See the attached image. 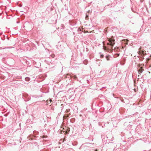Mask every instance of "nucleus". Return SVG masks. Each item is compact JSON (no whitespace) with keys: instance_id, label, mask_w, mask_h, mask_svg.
Wrapping results in <instances>:
<instances>
[{"instance_id":"f257e3e1","label":"nucleus","mask_w":151,"mask_h":151,"mask_svg":"<svg viewBox=\"0 0 151 151\" xmlns=\"http://www.w3.org/2000/svg\"><path fill=\"white\" fill-rule=\"evenodd\" d=\"M114 40L112 38H109L108 41H109L107 44L108 51L109 52H112L113 49L112 48L113 46L115 44Z\"/></svg>"},{"instance_id":"f03ea898","label":"nucleus","mask_w":151,"mask_h":151,"mask_svg":"<svg viewBox=\"0 0 151 151\" xmlns=\"http://www.w3.org/2000/svg\"><path fill=\"white\" fill-rule=\"evenodd\" d=\"M142 65H138V68H138V71L139 72V74H141L142 73L143 71L144 70V69H143L144 67L142 66Z\"/></svg>"},{"instance_id":"7ed1b4c3","label":"nucleus","mask_w":151,"mask_h":151,"mask_svg":"<svg viewBox=\"0 0 151 151\" xmlns=\"http://www.w3.org/2000/svg\"><path fill=\"white\" fill-rule=\"evenodd\" d=\"M129 40H122L123 43H124L126 45H128L127 42H128Z\"/></svg>"},{"instance_id":"20e7f679","label":"nucleus","mask_w":151,"mask_h":151,"mask_svg":"<svg viewBox=\"0 0 151 151\" xmlns=\"http://www.w3.org/2000/svg\"><path fill=\"white\" fill-rule=\"evenodd\" d=\"M144 52L143 51H142V52L139 51L138 52V54H139V55H144Z\"/></svg>"},{"instance_id":"39448f33","label":"nucleus","mask_w":151,"mask_h":151,"mask_svg":"<svg viewBox=\"0 0 151 151\" xmlns=\"http://www.w3.org/2000/svg\"><path fill=\"white\" fill-rule=\"evenodd\" d=\"M52 101V100L51 99L50 100H47V104H49Z\"/></svg>"},{"instance_id":"423d86ee","label":"nucleus","mask_w":151,"mask_h":151,"mask_svg":"<svg viewBox=\"0 0 151 151\" xmlns=\"http://www.w3.org/2000/svg\"><path fill=\"white\" fill-rule=\"evenodd\" d=\"M63 130L62 129L61 131V133H62V132H65V134H66L67 133V131H66V130H65V129L63 128Z\"/></svg>"},{"instance_id":"0eeeda50","label":"nucleus","mask_w":151,"mask_h":151,"mask_svg":"<svg viewBox=\"0 0 151 151\" xmlns=\"http://www.w3.org/2000/svg\"><path fill=\"white\" fill-rule=\"evenodd\" d=\"M103 48H104V49L105 50H107L108 51V48H107V47H106V46H103Z\"/></svg>"},{"instance_id":"6e6552de","label":"nucleus","mask_w":151,"mask_h":151,"mask_svg":"<svg viewBox=\"0 0 151 151\" xmlns=\"http://www.w3.org/2000/svg\"><path fill=\"white\" fill-rule=\"evenodd\" d=\"M68 116L67 115H65L63 116V119H65Z\"/></svg>"},{"instance_id":"1a4fd4ad","label":"nucleus","mask_w":151,"mask_h":151,"mask_svg":"<svg viewBox=\"0 0 151 151\" xmlns=\"http://www.w3.org/2000/svg\"><path fill=\"white\" fill-rule=\"evenodd\" d=\"M70 109H67L66 110L65 112H68L70 111Z\"/></svg>"},{"instance_id":"9d476101","label":"nucleus","mask_w":151,"mask_h":151,"mask_svg":"<svg viewBox=\"0 0 151 151\" xmlns=\"http://www.w3.org/2000/svg\"><path fill=\"white\" fill-rule=\"evenodd\" d=\"M118 50V48H115V49H114L115 51H117Z\"/></svg>"},{"instance_id":"9b49d317","label":"nucleus","mask_w":151,"mask_h":151,"mask_svg":"<svg viewBox=\"0 0 151 151\" xmlns=\"http://www.w3.org/2000/svg\"><path fill=\"white\" fill-rule=\"evenodd\" d=\"M88 15H86V19H88Z\"/></svg>"},{"instance_id":"f8f14e48","label":"nucleus","mask_w":151,"mask_h":151,"mask_svg":"<svg viewBox=\"0 0 151 151\" xmlns=\"http://www.w3.org/2000/svg\"><path fill=\"white\" fill-rule=\"evenodd\" d=\"M106 59L107 60H109L108 56H106Z\"/></svg>"},{"instance_id":"ddd939ff","label":"nucleus","mask_w":151,"mask_h":151,"mask_svg":"<svg viewBox=\"0 0 151 151\" xmlns=\"http://www.w3.org/2000/svg\"><path fill=\"white\" fill-rule=\"evenodd\" d=\"M54 56H55V55H54V54H52V55H51V56H52V58H54Z\"/></svg>"},{"instance_id":"4468645a","label":"nucleus","mask_w":151,"mask_h":151,"mask_svg":"<svg viewBox=\"0 0 151 151\" xmlns=\"http://www.w3.org/2000/svg\"><path fill=\"white\" fill-rule=\"evenodd\" d=\"M104 57V55H101V58H103Z\"/></svg>"},{"instance_id":"2eb2a0df","label":"nucleus","mask_w":151,"mask_h":151,"mask_svg":"<svg viewBox=\"0 0 151 151\" xmlns=\"http://www.w3.org/2000/svg\"><path fill=\"white\" fill-rule=\"evenodd\" d=\"M105 31L106 32H107V30H106H106H105Z\"/></svg>"},{"instance_id":"dca6fc26","label":"nucleus","mask_w":151,"mask_h":151,"mask_svg":"<svg viewBox=\"0 0 151 151\" xmlns=\"http://www.w3.org/2000/svg\"><path fill=\"white\" fill-rule=\"evenodd\" d=\"M28 79V78H26V80H27V79Z\"/></svg>"},{"instance_id":"f3484780","label":"nucleus","mask_w":151,"mask_h":151,"mask_svg":"<svg viewBox=\"0 0 151 151\" xmlns=\"http://www.w3.org/2000/svg\"><path fill=\"white\" fill-rule=\"evenodd\" d=\"M96 151H97V150L96 149V150H95Z\"/></svg>"},{"instance_id":"a211bd4d","label":"nucleus","mask_w":151,"mask_h":151,"mask_svg":"<svg viewBox=\"0 0 151 151\" xmlns=\"http://www.w3.org/2000/svg\"><path fill=\"white\" fill-rule=\"evenodd\" d=\"M76 76H75V78H76Z\"/></svg>"}]
</instances>
